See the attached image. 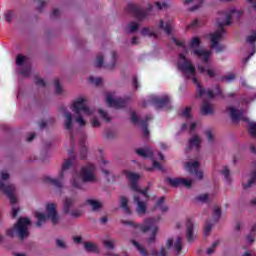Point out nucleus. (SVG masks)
I'll return each instance as SVG.
<instances>
[{"mask_svg": "<svg viewBox=\"0 0 256 256\" xmlns=\"http://www.w3.org/2000/svg\"><path fill=\"white\" fill-rule=\"evenodd\" d=\"M256 181V162L254 163V169L252 171L251 177L248 180H243L242 187L247 191L250 187H253V183Z\"/></svg>", "mask_w": 256, "mask_h": 256, "instance_id": "nucleus-27", "label": "nucleus"}, {"mask_svg": "<svg viewBox=\"0 0 256 256\" xmlns=\"http://www.w3.org/2000/svg\"><path fill=\"white\" fill-rule=\"evenodd\" d=\"M241 256H256V254H255L254 251L248 250L244 254H242Z\"/></svg>", "mask_w": 256, "mask_h": 256, "instance_id": "nucleus-64", "label": "nucleus"}, {"mask_svg": "<svg viewBox=\"0 0 256 256\" xmlns=\"http://www.w3.org/2000/svg\"><path fill=\"white\" fill-rule=\"evenodd\" d=\"M152 117L148 116L145 120L139 118L137 113L131 112V121L134 123V125H140L142 127L143 136L149 137V130L147 129V121H151Z\"/></svg>", "mask_w": 256, "mask_h": 256, "instance_id": "nucleus-19", "label": "nucleus"}, {"mask_svg": "<svg viewBox=\"0 0 256 256\" xmlns=\"http://www.w3.org/2000/svg\"><path fill=\"white\" fill-rule=\"evenodd\" d=\"M201 144V138L198 135L193 136L189 141V147H195L199 149V145Z\"/></svg>", "mask_w": 256, "mask_h": 256, "instance_id": "nucleus-38", "label": "nucleus"}, {"mask_svg": "<svg viewBox=\"0 0 256 256\" xmlns=\"http://www.w3.org/2000/svg\"><path fill=\"white\" fill-rule=\"evenodd\" d=\"M152 163H153L154 169H158L159 171H161L163 169L161 164H159V162H157V160H155V158H152Z\"/></svg>", "mask_w": 256, "mask_h": 256, "instance_id": "nucleus-61", "label": "nucleus"}, {"mask_svg": "<svg viewBox=\"0 0 256 256\" xmlns=\"http://www.w3.org/2000/svg\"><path fill=\"white\" fill-rule=\"evenodd\" d=\"M178 69L182 72L183 77L190 79L196 85L197 92L202 99H213L215 94L209 89L203 88L197 79V70L191 63V60L187 59L184 54H180L178 58Z\"/></svg>", "mask_w": 256, "mask_h": 256, "instance_id": "nucleus-2", "label": "nucleus"}, {"mask_svg": "<svg viewBox=\"0 0 256 256\" xmlns=\"http://www.w3.org/2000/svg\"><path fill=\"white\" fill-rule=\"evenodd\" d=\"M86 204L92 207V211H99V209L103 207V204L101 202L94 199H88L86 201Z\"/></svg>", "mask_w": 256, "mask_h": 256, "instance_id": "nucleus-34", "label": "nucleus"}, {"mask_svg": "<svg viewBox=\"0 0 256 256\" xmlns=\"http://www.w3.org/2000/svg\"><path fill=\"white\" fill-rule=\"evenodd\" d=\"M46 213L41 211H36L34 213L36 221V227H41L47 223V220L50 219L53 225H57L59 223V214H57V204L55 203H47L46 204Z\"/></svg>", "mask_w": 256, "mask_h": 256, "instance_id": "nucleus-8", "label": "nucleus"}, {"mask_svg": "<svg viewBox=\"0 0 256 256\" xmlns=\"http://www.w3.org/2000/svg\"><path fill=\"white\" fill-rule=\"evenodd\" d=\"M255 41H256V31L247 37L248 43H255Z\"/></svg>", "mask_w": 256, "mask_h": 256, "instance_id": "nucleus-60", "label": "nucleus"}, {"mask_svg": "<svg viewBox=\"0 0 256 256\" xmlns=\"http://www.w3.org/2000/svg\"><path fill=\"white\" fill-rule=\"evenodd\" d=\"M161 218L158 217L157 219L149 218L144 221L143 225L136 224L131 220H122L123 225H129L130 227H136L143 233H147V231H152L151 236L147 239L148 245H151L155 242V235H157V231L159 228L155 225Z\"/></svg>", "mask_w": 256, "mask_h": 256, "instance_id": "nucleus-7", "label": "nucleus"}, {"mask_svg": "<svg viewBox=\"0 0 256 256\" xmlns=\"http://www.w3.org/2000/svg\"><path fill=\"white\" fill-rule=\"evenodd\" d=\"M183 119H191V107H186L180 113Z\"/></svg>", "mask_w": 256, "mask_h": 256, "instance_id": "nucleus-49", "label": "nucleus"}, {"mask_svg": "<svg viewBox=\"0 0 256 256\" xmlns=\"http://www.w3.org/2000/svg\"><path fill=\"white\" fill-rule=\"evenodd\" d=\"M115 67H117V53L112 52L111 53V60L108 64H106V68L113 70L115 69Z\"/></svg>", "mask_w": 256, "mask_h": 256, "instance_id": "nucleus-35", "label": "nucleus"}, {"mask_svg": "<svg viewBox=\"0 0 256 256\" xmlns=\"http://www.w3.org/2000/svg\"><path fill=\"white\" fill-rule=\"evenodd\" d=\"M242 15L243 11L239 8H230L227 11L219 13L217 25L220 29L210 34L211 47L215 49L216 53L225 51V45L221 44L225 36V29L223 27H229L232 23L231 19H240Z\"/></svg>", "mask_w": 256, "mask_h": 256, "instance_id": "nucleus-1", "label": "nucleus"}, {"mask_svg": "<svg viewBox=\"0 0 256 256\" xmlns=\"http://www.w3.org/2000/svg\"><path fill=\"white\" fill-rule=\"evenodd\" d=\"M127 11L128 13L134 15L138 21H143V19H147V17L151 15V11H153V5L148 4L146 9H143L137 4L129 3L127 6Z\"/></svg>", "mask_w": 256, "mask_h": 256, "instance_id": "nucleus-12", "label": "nucleus"}, {"mask_svg": "<svg viewBox=\"0 0 256 256\" xmlns=\"http://www.w3.org/2000/svg\"><path fill=\"white\" fill-rule=\"evenodd\" d=\"M201 115H214L215 114V105L211 102L205 100L200 107Z\"/></svg>", "mask_w": 256, "mask_h": 256, "instance_id": "nucleus-25", "label": "nucleus"}, {"mask_svg": "<svg viewBox=\"0 0 256 256\" xmlns=\"http://www.w3.org/2000/svg\"><path fill=\"white\" fill-rule=\"evenodd\" d=\"M166 181L171 187H186L187 189H191L193 185L191 178H167Z\"/></svg>", "mask_w": 256, "mask_h": 256, "instance_id": "nucleus-20", "label": "nucleus"}, {"mask_svg": "<svg viewBox=\"0 0 256 256\" xmlns=\"http://www.w3.org/2000/svg\"><path fill=\"white\" fill-rule=\"evenodd\" d=\"M15 184L9 182V173L7 171L0 172V191L7 195L12 205L11 217L15 219L19 214V206L17 205V197H15Z\"/></svg>", "mask_w": 256, "mask_h": 256, "instance_id": "nucleus-6", "label": "nucleus"}, {"mask_svg": "<svg viewBox=\"0 0 256 256\" xmlns=\"http://www.w3.org/2000/svg\"><path fill=\"white\" fill-rule=\"evenodd\" d=\"M97 113L104 121H106V123H109V121H111V116L107 111H105V109L100 108L98 109Z\"/></svg>", "mask_w": 256, "mask_h": 256, "instance_id": "nucleus-40", "label": "nucleus"}, {"mask_svg": "<svg viewBox=\"0 0 256 256\" xmlns=\"http://www.w3.org/2000/svg\"><path fill=\"white\" fill-rule=\"evenodd\" d=\"M155 6L159 11H163V9H169V4L167 2H155Z\"/></svg>", "mask_w": 256, "mask_h": 256, "instance_id": "nucleus-51", "label": "nucleus"}, {"mask_svg": "<svg viewBox=\"0 0 256 256\" xmlns=\"http://www.w3.org/2000/svg\"><path fill=\"white\" fill-rule=\"evenodd\" d=\"M136 153L143 159H153V150L149 147L137 149Z\"/></svg>", "mask_w": 256, "mask_h": 256, "instance_id": "nucleus-28", "label": "nucleus"}, {"mask_svg": "<svg viewBox=\"0 0 256 256\" xmlns=\"http://www.w3.org/2000/svg\"><path fill=\"white\" fill-rule=\"evenodd\" d=\"M212 215L214 223H217L221 219V208L218 206L214 207Z\"/></svg>", "mask_w": 256, "mask_h": 256, "instance_id": "nucleus-41", "label": "nucleus"}, {"mask_svg": "<svg viewBox=\"0 0 256 256\" xmlns=\"http://www.w3.org/2000/svg\"><path fill=\"white\" fill-rule=\"evenodd\" d=\"M200 164L197 160H190L184 163L185 171H188L190 175H194L196 179H203V171L199 169Z\"/></svg>", "mask_w": 256, "mask_h": 256, "instance_id": "nucleus-15", "label": "nucleus"}, {"mask_svg": "<svg viewBox=\"0 0 256 256\" xmlns=\"http://www.w3.org/2000/svg\"><path fill=\"white\" fill-rule=\"evenodd\" d=\"M62 117L64 129H66V131H73V114L69 110L63 108Z\"/></svg>", "mask_w": 256, "mask_h": 256, "instance_id": "nucleus-21", "label": "nucleus"}, {"mask_svg": "<svg viewBox=\"0 0 256 256\" xmlns=\"http://www.w3.org/2000/svg\"><path fill=\"white\" fill-rule=\"evenodd\" d=\"M167 249H171L172 251L176 252V255L181 253L183 249V237L181 236H173L167 239L166 241Z\"/></svg>", "mask_w": 256, "mask_h": 256, "instance_id": "nucleus-17", "label": "nucleus"}, {"mask_svg": "<svg viewBox=\"0 0 256 256\" xmlns=\"http://www.w3.org/2000/svg\"><path fill=\"white\" fill-rule=\"evenodd\" d=\"M85 139H86L85 136H83L80 139V147H82L80 152V159H85V157H87V146H85Z\"/></svg>", "mask_w": 256, "mask_h": 256, "instance_id": "nucleus-36", "label": "nucleus"}, {"mask_svg": "<svg viewBox=\"0 0 256 256\" xmlns=\"http://www.w3.org/2000/svg\"><path fill=\"white\" fill-rule=\"evenodd\" d=\"M201 45V39L199 37H194L191 39L189 43V48L191 49V54L194 57H197L202 63H209V59H211V51L205 48H199Z\"/></svg>", "mask_w": 256, "mask_h": 256, "instance_id": "nucleus-11", "label": "nucleus"}, {"mask_svg": "<svg viewBox=\"0 0 256 256\" xmlns=\"http://www.w3.org/2000/svg\"><path fill=\"white\" fill-rule=\"evenodd\" d=\"M120 206L122 207L126 215H131V208H129V199H127V197H120Z\"/></svg>", "mask_w": 256, "mask_h": 256, "instance_id": "nucleus-32", "label": "nucleus"}, {"mask_svg": "<svg viewBox=\"0 0 256 256\" xmlns=\"http://www.w3.org/2000/svg\"><path fill=\"white\" fill-rule=\"evenodd\" d=\"M158 29L164 31L167 35H171L173 29V22L169 18L160 19L158 21Z\"/></svg>", "mask_w": 256, "mask_h": 256, "instance_id": "nucleus-22", "label": "nucleus"}, {"mask_svg": "<svg viewBox=\"0 0 256 256\" xmlns=\"http://www.w3.org/2000/svg\"><path fill=\"white\" fill-rule=\"evenodd\" d=\"M115 131H113V130H105V132H104V137H105V139H114V137H115Z\"/></svg>", "mask_w": 256, "mask_h": 256, "instance_id": "nucleus-53", "label": "nucleus"}, {"mask_svg": "<svg viewBox=\"0 0 256 256\" xmlns=\"http://www.w3.org/2000/svg\"><path fill=\"white\" fill-rule=\"evenodd\" d=\"M56 245L60 249H67V244L65 243V240H63V239H57L56 240Z\"/></svg>", "mask_w": 256, "mask_h": 256, "instance_id": "nucleus-56", "label": "nucleus"}, {"mask_svg": "<svg viewBox=\"0 0 256 256\" xmlns=\"http://www.w3.org/2000/svg\"><path fill=\"white\" fill-rule=\"evenodd\" d=\"M54 87H55L56 95H63V93L65 92V90H63V87L61 86L59 80H55Z\"/></svg>", "mask_w": 256, "mask_h": 256, "instance_id": "nucleus-47", "label": "nucleus"}, {"mask_svg": "<svg viewBox=\"0 0 256 256\" xmlns=\"http://www.w3.org/2000/svg\"><path fill=\"white\" fill-rule=\"evenodd\" d=\"M235 74L230 73L222 77V81H226V83H231V81H234Z\"/></svg>", "mask_w": 256, "mask_h": 256, "instance_id": "nucleus-54", "label": "nucleus"}, {"mask_svg": "<svg viewBox=\"0 0 256 256\" xmlns=\"http://www.w3.org/2000/svg\"><path fill=\"white\" fill-rule=\"evenodd\" d=\"M227 111H228L232 121H234V122L241 121V119H245V117L243 116L242 110H238L233 106H229L227 108Z\"/></svg>", "mask_w": 256, "mask_h": 256, "instance_id": "nucleus-23", "label": "nucleus"}, {"mask_svg": "<svg viewBox=\"0 0 256 256\" xmlns=\"http://www.w3.org/2000/svg\"><path fill=\"white\" fill-rule=\"evenodd\" d=\"M31 225V220L29 218H19L14 228L7 230L6 234L8 237H15L18 235L19 239H27L29 237V226Z\"/></svg>", "mask_w": 256, "mask_h": 256, "instance_id": "nucleus-9", "label": "nucleus"}, {"mask_svg": "<svg viewBox=\"0 0 256 256\" xmlns=\"http://www.w3.org/2000/svg\"><path fill=\"white\" fill-rule=\"evenodd\" d=\"M124 175L129 179L131 189L136 193L133 196V201L137 215L141 217L147 215V199H149V194L147 193V189L141 190L139 185H137V181H139L141 176L131 171H125Z\"/></svg>", "mask_w": 256, "mask_h": 256, "instance_id": "nucleus-3", "label": "nucleus"}, {"mask_svg": "<svg viewBox=\"0 0 256 256\" xmlns=\"http://www.w3.org/2000/svg\"><path fill=\"white\" fill-rule=\"evenodd\" d=\"M106 103L109 107H113L114 109H123V107H125V100L117 97L115 93L111 92L106 94Z\"/></svg>", "mask_w": 256, "mask_h": 256, "instance_id": "nucleus-18", "label": "nucleus"}, {"mask_svg": "<svg viewBox=\"0 0 256 256\" xmlns=\"http://www.w3.org/2000/svg\"><path fill=\"white\" fill-rule=\"evenodd\" d=\"M84 249L87 253H99V246L93 242L84 243Z\"/></svg>", "mask_w": 256, "mask_h": 256, "instance_id": "nucleus-33", "label": "nucleus"}, {"mask_svg": "<svg viewBox=\"0 0 256 256\" xmlns=\"http://www.w3.org/2000/svg\"><path fill=\"white\" fill-rule=\"evenodd\" d=\"M211 199H213L211 194H200L196 197V201H200V203H209Z\"/></svg>", "mask_w": 256, "mask_h": 256, "instance_id": "nucleus-37", "label": "nucleus"}, {"mask_svg": "<svg viewBox=\"0 0 256 256\" xmlns=\"http://www.w3.org/2000/svg\"><path fill=\"white\" fill-rule=\"evenodd\" d=\"M75 205V197H66L63 200V208L62 211L64 215H70L74 219H79L81 215H83V211L81 209H71Z\"/></svg>", "mask_w": 256, "mask_h": 256, "instance_id": "nucleus-13", "label": "nucleus"}, {"mask_svg": "<svg viewBox=\"0 0 256 256\" xmlns=\"http://www.w3.org/2000/svg\"><path fill=\"white\" fill-rule=\"evenodd\" d=\"M71 165H73V160L72 159H66L62 163V168L59 171L58 178H54L51 176H45L44 181L45 183H49L50 185H53L56 187V189H63L65 187V182L63 179H65V175H67V171L71 169Z\"/></svg>", "mask_w": 256, "mask_h": 256, "instance_id": "nucleus-10", "label": "nucleus"}, {"mask_svg": "<svg viewBox=\"0 0 256 256\" xmlns=\"http://www.w3.org/2000/svg\"><path fill=\"white\" fill-rule=\"evenodd\" d=\"M139 30V22H131L128 24L129 33H137Z\"/></svg>", "mask_w": 256, "mask_h": 256, "instance_id": "nucleus-45", "label": "nucleus"}, {"mask_svg": "<svg viewBox=\"0 0 256 256\" xmlns=\"http://www.w3.org/2000/svg\"><path fill=\"white\" fill-rule=\"evenodd\" d=\"M3 19L6 23H13V19H17V10H6L3 14Z\"/></svg>", "mask_w": 256, "mask_h": 256, "instance_id": "nucleus-29", "label": "nucleus"}, {"mask_svg": "<svg viewBox=\"0 0 256 256\" xmlns=\"http://www.w3.org/2000/svg\"><path fill=\"white\" fill-rule=\"evenodd\" d=\"M197 67H198V71L203 75H207L211 79H213V77H217V70H215V68H212L211 66H201V65H198Z\"/></svg>", "mask_w": 256, "mask_h": 256, "instance_id": "nucleus-26", "label": "nucleus"}, {"mask_svg": "<svg viewBox=\"0 0 256 256\" xmlns=\"http://www.w3.org/2000/svg\"><path fill=\"white\" fill-rule=\"evenodd\" d=\"M16 65L19 67V73L22 75V77H29L31 74V61L27 56L24 55H18L16 57Z\"/></svg>", "mask_w": 256, "mask_h": 256, "instance_id": "nucleus-14", "label": "nucleus"}, {"mask_svg": "<svg viewBox=\"0 0 256 256\" xmlns=\"http://www.w3.org/2000/svg\"><path fill=\"white\" fill-rule=\"evenodd\" d=\"M155 209H159L162 213H167L169 211V207L165 205V197H160L156 201Z\"/></svg>", "mask_w": 256, "mask_h": 256, "instance_id": "nucleus-30", "label": "nucleus"}, {"mask_svg": "<svg viewBox=\"0 0 256 256\" xmlns=\"http://www.w3.org/2000/svg\"><path fill=\"white\" fill-rule=\"evenodd\" d=\"M173 43H175V45H177L178 47H182L183 51H187V48H185V46L183 45V42L173 38L172 39Z\"/></svg>", "mask_w": 256, "mask_h": 256, "instance_id": "nucleus-62", "label": "nucleus"}, {"mask_svg": "<svg viewBox=\"0 0 256 256\" xmlns=\"http://www.w3.org/2000/svg\"><path fill=\"white\" fill-rule=\"evenodd\" d=\"M213 228V224L207 223L204 228V235H209L211 233V229Z\"/></svg>", "mask_w": 256, "mask_h": 256, "instance_id": "nucleus-59", "label": "nucleus"}, {"mask_svg": "<svg viewBox=\"0 0 256 256\" xmlns=\"http://www.w3.org/2000/svg\"><path fill=\"white\" fill-rule=\"evenodd\" d=\"M88 81H89V83H91L92 85H96V87H99V85H102V84H103V79H102V78H99V77L90 76V77L88 78Z\"/></svg>", "mask_w": 256, "mask_h": 256, "instance_id": "nucleus-44", "label": "nucleus"}, {"mask_svg": "<svg viewBox=\"0 0 256 256\" xmlns=\"http://www.w3.org/2000/svg\"><path fill=\"white\" fill-rule=\"evenodd\" d=\"M102 243L104 247H107V249H115V240L111 238L104 239Z\"/></svg>", "mask_w": 256, "mask_h": 256, "instance_id": "nucleus-43", "label": "nucleus"}, {"mask_svg": "<svg viewBox=\"0 0 256 256\" xmlns=\"http://www.w3.org/2000/svg\"><path fill=\"white\" fill-rule=\"evenodd\" d=\"M44 7H47V1H45V0H38L37 10L38 11H43Z\"/></svg>", "mask_w": 256, "mask_h": 256, "instance_id": "nucleus-57", "label": "nucleus"}, {"mask_svg": "<svg viewBox=\"0 0 256 256\" xmlns=\"http://www.w3.org/2000/svg\"><path fill=\"white\" fill-rule=\"evenodd\" d=\"M70 107L75 113V122L79 125V127H85V125H87V120H85L83 115L91 117V115H95V113H97L95 109L87 106V97L85 96H79L78 98L74 99Z\"/></svg>", "mask_w": 256, "mask_h": 256, "instance_id": "nucleus-5", "label": "nucleus"}, {"mask_svg": "<svg viewBox=\"0 0 256 256\" xmlns=\"http://www.w3.org/2000/svg\"><path fill=\"white\" fill-rule=\"evenodd\" d=\"M95 165L89 163L83 166L80 172L72 174L70 185L72 189H83L85 183H97V174Z\"/></svg>", "mask_w": 256, "mask_h": 256, "instance_id": "nucleus-4", "label": "nucleus"}, {"mask_svg": "<svg viewBox=\"0 0 256 256\" xmlns=\"http://www.w3.org/2000/svg\"><path fill=\"white\" fill-rule=\"evenodd\" d=\"M194 224L191 221V219H188L186 222V237L189 241V243H193L195 239L197 238V235H195Z\"/></svg>", "mask_w": 256, "mask_h": 256, "instance_id": "nucleus-24", "label": "nucleus"}, {"mask_svg": "<svg viewBox=\"0 0 256 256\" xmlns=\"http://www.w3.org/2000/svg\"><path fill=\"white\" fill-rule=\"evenodd\" d=\"M205 135L208 143H213V140L215 139V136L213 135V130L207 129L205 131Z\"/></svg>", "mask_w": 256, "mask_h": 256, "instance_id": "nucleus-50", "label": "nucleus"}, {"mask_svg": "<svg viewBox=\"0 0 256 256\" xmlns=\"http://www.w3.org/2000/svg\"><path fill=\"white\" fill-rule=\"evenodd\" d=\"M150 102L155 105L158 109H169L171 107V98L167 95L163 96H151Z\"/></svg>", "mask_w": 256, "mask_h": 256, "instance_id": "nucleus-16", "label": "nucleus"}, {"mask_svg": "<svg viewBox=\"0 0 256 256\" xmlns=\"http://www.w3.org/2000/svg\"><path fill=\"white\" fill-rule=\"evenodd\" d=\"M90 123H91V126L92 127H101V122L99 121V119L93 117L91 120H90Z\"/></svg>", "mask_w": 256, "mask_h": 256, "instance_id": "nucleus-58", "label": "nucleus"}, {"mask_svg": "<svg viewBox=\"0 0 256 256\" xmlns=\"http://www.w3.org/2000/svg\"><path fill=\"white\" fill-rule=\"evenodd\" d=\"M221 244V240H215L211 247L206 249V255H213V253H215V250L217 249V247H219V245Z\"/></svg>", "mask_w": 256, "mask_h": 256, "instance_id": "nucleus-39", "label": "nucleus"}, {"mask_svg": "<svg viewBox=\"0 0 256 256\" xmlns=\"http://www.w3.org/2000/svg\"><path fill=\"white\" fill-rule=\"evenodd\" d=\"M153 256H167V248L162 247L159 252L152 251Z\"/></svg>", "mask_w": 256, "mask_h": 256, "instance_id": "nucleus-52", "label": "nucleus"}, {"mask_svg": "<svg viewBox=\"0 0 256 256\" xmlns=\"http://www.w3.org/2000/svg\"><path fill=\"white\" fill-rule=\"evenodd\" d=\"M141 35H143V37H157V34H155L153 30L149 28H143L141 31Z\"/></svg>", "mask_w": 256, "mask_h": 256, "instance_id": "nucleus-46", "label": "nucleus"}, {"mask_svg": "<svg viewBox=\"0 0 256 256\" xmlns=\"http://www.w3.org/2000/svg\"><path fill=\"white\" fill-rule=\"evenodd\" d=\"M248 131L254 139H256V122H250L248 126Z\"/></svg>", "mask_w": 256, "mask_h": 256, "instance_id": "nucleus-48", "label": "nucleus"}, {"mask_svg": "<svg viewBox=\"0 0 256 256\" xmlns=\"http://www.w3.org/2000/svg\"><path fill=\"white\" fill-rule=\"evenodd\" d=\"M95 67H103V55L96 56Z\"/></svg>", "mask_w": 256, "mask_h": 256, "instance_id": "nucleus-55", "label": "nucleus"}, {"mask_svg": "<svg viewBox=\"0 0 256 256\" xmlns=\"http://www.w3.org/2000/svg\"><path fill=\"white\" fill-rule=\"evenodd\" d=\"M130 243H132V245L136 247L137 251L141 256H150L149 251H147V249H145V247H143V245H141L139 242L132 239L130 240Z\"/></svg>", "mask_w": 256, "mask_h": 256, "instance_id": "nucleus-31", "label": "nucleus"}, {"mask_svg": "<svg viewBox=\"0 0 256 256\" xmlns=\"http://www.w3.org/2000/svg\"><path fill=\"white\" fill-rule=\"evenodd\" d=\"M222 175H224L225 181L228 183H231V172L229 171V168L227 166H224L221 171Z\"/></svg>", "mask_w": 256, "mask_h": 256, "instance_id": "nucleus-42", "label": "nucleus"}, {"mask_svg": "<svg viewBox=\"0 0 256 256\" xmlns=\"http://www.w3.org/2000/svg\"><path fill=\"white\" fill-rule=\"evenodd\" d=\"M132 87L134 89H139L141 87V85H139V81L137 80V77H133V80H132Z\"/></svg>", "mask_w": 256, "mask_h": 256, "instance_id": "nucleus-63", "label": "nucleus"}]
</instances>
